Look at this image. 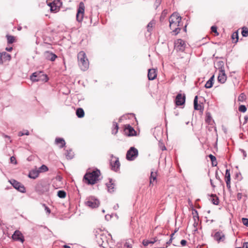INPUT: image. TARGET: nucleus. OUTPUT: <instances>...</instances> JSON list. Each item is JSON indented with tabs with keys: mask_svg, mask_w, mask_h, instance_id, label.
Listing matches in <instances>:
<instances>
[{
	"mask_svg": "<svg viewBox=\"0 0 248 248\" xmlns=\"http://www.w3.org/2000/svg\"><path fill=\"white\" fill-rule=\"evenodd\" d=\"M174 46L176 50L183 51L186 47V43L184 40L178 39L174 43Z\"/></svg>",
	"mask_w": 248,
	"mask_h": 248,
	"instance_id": "obj_9",
	"label": "nucleus"
},
{
	"mask_svg": "<svg viewBox=\"0 0 248 248\" xmlns=\"http://www.w3.org/2000/svg\"><path fill=\"white\" fill-rule=\"evenodd\" d=\"M174 233H173L171 234V237H170V240L168 242H167V244H170L171 243L172 240V237H173V235H174Z\"/></svg>",
	"mask_w": 248,
	"mask_h": 248,
	"instance_id": "obj_51",
	"label": "nucleus"
},
{
	"mask_svg": "<svg viewBox=\"0 0 248 248\" xmlns=\"http://www.w3.org/2000/svg\"><path fill=\"white\" fill-rule=\"evenodd\" d=\"M1 57L3 58L4 62L6 61H10L11 59L10 55L5 52L1 53Z\"/></svg>",
	"mask_w": 248,
	"mask_h": 248,
	"instance_id": "obj_27",
	"label": "nucleus"
},
{
	"mask_svg": "<svg viewBox=\"0 0 248 248\" xmlns=\"http://www.w3.org/2000/svg\"><path fill=\"white\" fill-rule=\"evenodd\" d=\"M245 99V95L244 93H241L238 98V100L240 102H243Z\"/></svg>",
	"mask_w": 248,
	"mask_h": 248,
	"instance_id": "obj_42",
	"label": "nucleus"
},
{
	"mask_svg": "<svg viewBox=\"0 0 248 248\" xmlns=\"http://www.w3.org/2000/svg\"><path fill=\"white\" fill-rule=\"evenodd\" d=\"M186 101L185 94L178 93L176 96L175 104L177 106H181L185 104Z\"/></svg>",
	"mask_w": 248,
	"mask_h": 248,
	"instance_id": "obj_10",
	"label": "nucleus"
},
{
	"mask_svg": "<svg viewBox=\"0 0 248 248\" xmlns=\"http://www.w3.org/2000/svg\"><path fill=\"white\" fill-rule=\"evenodd\" d=\"M44 57L46 60L52 62L54 61L57 58V56L55 54L48 51L45 52Z\"/></svg>",
	"mask_w": 248,
	"mask_h": 248,
	"instance_id": "obj_14",
	"label": "nucleus"
},
{
	"mask_svg": "<svg viewBox=\"0 0 248 248\" xmlns=\"http://www.w3.org/2000/svg\"><path fill=\"white\" fill-rule=\"evenodd\" d=\"M155 242H156V240L154 239V241H149L148 240H144L142 241V244L144 246H147L150 244H154Z\"/></svg>",
	"mask_w": 248,
	"mask_h": 248,
	"instance_id": "obj_39",
	"label": "nucleus"
},
{
	"mask_svg": "<svg viewBox=\"0 0 248 248\" xmlns=\"http://www.w3.org/2000/svg\"><path fill=\"white\" fill-rule=\"evenodd\" d=\"M210 200L215 205H217L219 203L218 198L213 195H211Z\"/></svg>",
	"mask_w": 248,
	"mask_h": 248,
	"instance_id": "obj_31",
	"label": "nucleus"
},
{
	"mask_svg": "<svg viewBox=\"0 0 248 248\" xmlns=\"http://www.w3.org/2000/svg\"><path fill=\"white\" fill-rule=\"evenodd\" d=\"M9 182L15 189L22 193L26 192L25 187L20 183L17 182L15 179H11Z\"/></svg>",
	"mask_w": 248,
	"mask_h": 248,
	"instance_id": "obj_7",
	"label": "nucleus"
},
{
	"mask_svg": "<svg viewBox=\"0 0 248 248\" xmlns=\"http://www.w3.org/2000/svg\"><path fill=\"white\" fill-rule=\"evenodd\" d=\"M12 49H13V48L12 47L6 48V50L8 51H12Z\"/></svg>",
	"mask_w": 248,
	"mask_h": 248,
	"instance_id": "obj_54",
	"label": "nucleus"
},
{
	"mask_svg": "<svg viewBox=\"0 0 248 248\" xmlns=\"http://www.w3.org/2000/svg\"><path fill=\"white\" fill-rule=\"evenodd\" d=\"M180 243H181V245H182V246H185V245H186V240H184V239L182 240L181 241Z\"/></svg>",
	"mask_w": 248,
	"mask_h": 248,
	"instance_id": "obj_50",
	"label": "nucleus"
},
{
	"mask_svg": "<svg viewBox=\"0 0 248 248\" xmlns=\"http://www.w3.org/2000/svg\"><path fill=\"white\" fill-rule=\"evenodd\" d=\"M113 126L114 127V128L112 130V134H116L118 132V130L119 129L118 124L116 122H113Z\"/></svg>",
	"mask_w": 248,
	"mask_h": 248,
	"instance_id": "obj_34",
	"label": "nucleus"
},
{
	"mask_svg": "<svg viewBox=\"0 0 248 248\" xmlns=\"http://www.w3.org/2000/svg\"><path fill=\"white\" fill-rule=\"evenodd\" d=\"M242 194L241 193H238L237 195V198L238 200H240L242 198Z\"/></svg>",
	"mask_w": 248,
	"mask_h": 248,
	"instance_id": "obj_49",
	"label": "nucleus"
},
{
	"mask_svg": "<svg viewBox=\"0 0 248 248\" xmlns=\"http://www.w3.org/2000/svg\"><path fill=\"white\" fill-rule=\"evenodd\" d=\"M214 79V76H213L206 82V83L205 85V87L207 89L211 88L213 86Z\"/></svg>",
	"mask_w": 248,
	"mask_h": 248,
	"instance_id": "obj_24",
	"label": "nucleus"
},
{
	"mask_svg": "<svg viewBox=\"0 0 248 248\" xmlns=\"http://www.w3.org/2000/svg\"><path fill=\"white\" fill-rule=\"evenodd\" d=\"M225 181L226 183V186L228 189H230L231 188V175L230 170H226L225 172Z\"/></svg>",
	"mask_w": 248,
	"mask_h": 248,
	"instance_id": "obj_17",
	"label": "nucleus"
},
{
	"mask_svg": "<svg viewBox=\"0 0 248 248\" xmlns=\"http://www.w3.org/2000/svg\"><path fill=\"white\" fill-rule=\"evenodd\" d=\"M209 157L210 158L211 161H212V165L213 166H216L217 165V161L216 157L213 155L210 154L209 155Z\"/></svg>",
	"mask_w": 248,
	"mask_h": 248,
	"instance_id": "obj_32",
	"label": "nucleus"
},
{
	"mask_svg": "<svg viewBox=\"0 0 248 248\" xmlns=\"http://www.w3.org/2000/svg\"><path fill=\"white\" fill-rule=\"evenodd\" d=\"M65 156L67 159H71L74 156V153L72 150H67L65 153Z\"/></svg>",
	"mask_w": 248,
	"mask_h": 248,
	"instance_id": "obj_33",
	"label": "nucleus"
},
{
	"mask_svg": "<svg viewBox=\"0 0 248 248\" xmlns=\"http://www.w3.org/2000/svg\"><path fill=\"white\" fill-rule=\"evenodd\" d=\"M13 239L19 241L23 243L24 241V237L22 234L19 231H16L12 236Z\"/></svg>",
	"mask_w": 248,
	"mask_h": 248,
	"instance_id": "obj_13",
	"label": "nucleus"
},
{
	"mask_svg": "<svg viewBox=\"0 0 248 248\" xmlns=\"http://www.w3.org/2000/svg\"><path fill=\"white\" fill-rule=\"evenodd\" d=\"M227 79V76L225 74V71L219 72L217 80L218 81L221 83H224L225 82Z\"/></svg>",
	"mask_w": 248,
	"mask_h": 248,
	"instance_id": "obj_15",
	"label": "nucleus"
},
{
	"mask_svg": "<svg viewBox=\"0 0 248 248\" xmlns=\"http://www.w3.org/2000/svg\"><path fill=\"white\" fill-rule=\"evenodd\" d=\"M119 207V205L118 204H117L116 205H115L113 207V208L115 209V210H116Z\"/></svg>",
	"mask_w": 248,
	"mask_h": 248,
	"instance_id": "obj_56",
	"label": "nucleus"
},
{
	"mask_svg": "<svg viewBox=\"0 0 248 248\" xmlns=\"http://www.w3.org/2000/svg\"><path fill=\"white\" fill-rule=\"evenodd\" d=\"M62 3L59 1H54L52 3H50L49 6L50 7V10L52 12H57L60 9Z\"/></svg>",
	"mask_w": 248,
	"mask_h": 248,
	"instance_id": "obj_11",
	"label": "nucleus"
},
{
	"mask_svg": "<svg viewBox=\"0 0 248 248\" xmlns=\"http://www.w3.org/2000/svg\"><path fill=\"white\" fill-rule=\"evenodd\" d=\"M125 130L128 131V132H129L128 135L129 136H134L136 132L135 130L133 129V128L130 125H128Z\"/></svg>",
	"mask_w": 248,
	"mask_h": 248,
	"instance_id": "obj_29",
	"label": "nucleus"
},
{
	"mask_svg": "<svg viewBox=\"0 0 248 248\" xmlns=\"http://www.w3.org/2000/svg\"><path fill=\"white\" fill-rule=\"evenodd\" d=\"M110 164L112 170L115 171L118 170L120 166L118 158L114 157V160L112 159L110 162Z\"/></svg>",
	"mask_w": 248,
	"mask_h": 248,
	"instance_id": "obj_12",
	"label": "nucleus"
},
{
	"mask_svg": "<svg viewBox=\"0 0 248 248\" xmlns=\"http://www.w3.org/2000/svg\"><path fill=\"white\" fill-rule=\"evenodd\" d=\"M43 185L42 183H38L35 187V190L40 193H42L44 192V190L42 189Z\"/></svg>",
	"mask_w": 248,
	"mask_h": 248,
	"instance_id": "obj_25",
	"label": "nucleus"
},
{
	"mask_svg": "<svg viewBox=\"0 0 248 248\" xmlns=\"http://www.w3.org/2000/svg\"><path fill=\"white\" fill-rule=\"evenodd\" d=\"M78 63L83 71L87 70L89 67V62L86 53L83 51H80L78 54Z\"/></svg>",
	"mask_w": 248,
	"mask_h": 248,
	"instance_id": "obj_3",
	"label": "nucleus"
},
{
	"mask_svg": "<svg viewBox=\"0 0 248 248\" xmlns=\"http://www.w3.org/2000/svg\"><path fill=\"white\" fill-rule=\"evenodd\" d=\"M102 212H103V213H104V212H105V210H102Z\"/></svg>",
	"mask_w": 248,
	"mask_h": 248,
	"instance_id": "obj_64",
	"label": "nucleus"
},
{
	"mask_svg": "<svg viewBox=\"0 0 248 248\" xmlns=\"http://www.w3.org/2000/svg\"><path fill=\"white\" fill-rule=\"evenodd\" d=\"M30 78L31 80L33 82L39 81H44L46 82L48 80L47 76L44 74L42 72H36L33 73L31 76Z\"/></svg>",
	"mask_w": 248,
	"mask_h": 248,
	"instance_id": "obj_4",
	"label": "nucleus"
},
{
	"mask_svg": "<svg viewBox=\"0 0 248 248\" xmlns=\"http://www.w3.org/2000/svg\"><path fill=\"white\" fill-rule=\"evenodd\" d=\"M242 35L244 37L248 36V28L245 27L242 28Z\"/></svg>",
	"mask_w": 248,
	"mask_h": 248,
	"instance_id": "obj_38",
	"label": "nucleus"
},
{
	"mask_svg": "<svg viewBox=\"0 0 248 248\" xmlns=\"http://www.w3.org/2000/svg\"><path fill=\"white\" fill-rule=\"evenodd\" d=\"M76 114L78 118H82L84 116V111L81 108H78L77 109Z\"/></svg>",
	"mask_w": 248,
	"mask_h": 248,
	"instance_id": "obj_26",
	"label": "nucleus"
},
{
	"mask_svg": "<svg viewBox=\"0 0 248 248\" xmlns=\"http://www.w3.org/2000/svg\"><path fill=\"white\" fill-rule=\"evenodd\" d=\"M181 21V17L177 13H173L170 17V27L175 35L180 32L181 28L179 26H180Z\"/></svg>",
	"mask_w": 248,
	"mask_h": 248,
	"instance_id": "obj_1",
	"label": "nucleus"
},
{
	"mask_svg": "<svg viewBox=\"0 0 248 248\" xmlns=\"http://www.w3.org/2000/svg\"><path fill=\"white\" fill-rule=\"evenodd\" d=\"M157 76L156 71L155 69H149L148 70V78L149 80L155 79Z\"/></svg>",
	"mask_w": 248,
	"mask_h": 248,
	"instance_id": "obj_16",
	"label": "nucleus"
},
{
	"mask_svg": "<svg viewBox=\"0 0 248 248\" xmlns=\"http://www.w3.org/2000/svg\"><path fill=\"white\" fill-rule=\"evenodd\" d=\"M39 171V172H45L48 170V168L45 165H42L39 169H38Z\"/></svg>",
	"mask_w": 248,
	"mask_h": 248,
	"instance_id": "obj_40",
	"label": "nucleus"
},
{
	"mask_svg": "<svg viewBox=\"0 0 248 248\" xmlns=\"http://www.w3.org/2000/svg\"><path fill=\"white\" fill-rule=\"evenodd\" d=\"M43 205H44V207H45V210H46V213H47V214H49L50 213V209H49L48 207H47L46 206V205H45V204H43Z\"/></svg>",
	"mask_w": 248,
	"mask_h": 248,
	"instance_id": "obj_47",
	"label": "nucleus"
},
{
	"mask_svg": "<svg viewBox=\"0 0 248 248\" xmlns=\"http://www.w3.org/2000/svg\"><path fill=\"white\" fill-rule=\"evenodd\" d=\"M248 118L247 117H245V122H246V123L247 122V120H248Z\"/></svg>",
	"mask_w": 248,
	"mask_h": 248,
	"instance_id": "obj_62",
	"label": "nucleus"
},
{
	"mask_svg": "<svg viewBox=\"0 0 248 248\" xmlns=\"http://www.w3.org/2000/svg\"><path fill=\"white\" fill-rule=\"evenodd\" d=\"M155 22L154 20H152L148 23V24L147 25V31L149 32H150L152 31L153 27L155 25Z\"/></svg>",
	"mask_w": 248,
	"mask_h": 248,
	"instance_id": "obj_30",
	"label": "nucleus"
},
{
	"mask_svg": "<svg viewBox=\"0 0 248 248\" xmlns=\"http://www.w3.org/2000/svg\"><path fill=\"white\" fill-rule=\"evenodd\" d=\"M214 238L216 240L219 242L220 241H223L225 238V236L222 232H217L215 233L214 235Z\"/></svg>",
	"mask_w": 248,
	"mask_h": 248,
	"instance_id": "obj_18",
	"label": "nucleus"
},
{
	"mask_svg": "<svg viewBox=\"0 0 248 248\" xmlns=\"http://www.w3.org/2000/svg\"><path fill=\"white\" fill-rule=\"evenodd\" d=\"M238 110L242 112H245L247 111V108L245 105H241L239 107Z\"/></svg>",
	"mask_w": 248,
	"mask_h": 248,
	"instance_id": "obj_41",
	"label": "nucleus"
},
{
	"mask_svg": "<svg viewBox=\"0 0 248 248\" xmlns=\"http://www.w3.org/2000/svg\"><path fill=\"white\" fill-rule=\"evenodd\" d=\"M210 183H211V185H212V186L213 187H215V186L214 185L213 183V181H212V179H210Z\"/></svg>",
	"mask_w": 248,
	"mask_h": 248,
	"instance_id": "obj_59",
	"label": "nucleus"
},
{
	"mask_svg": "<svg viewBox=\"0 0 248 248\" xmlns=\"http://www.w3.org/2000/svg\"><path fill=\"white\" fill-rule=\"evenodd\" d=\"M243 247L244 248H248V242L244 243Z\"/></svg>",
	"mask_w": 248,
	"mask_h": 248,
	"instance_id": "obj_53",
	"label": "nucleus"
},
{
	"mask_svg": "<svg viewBox=\"0 0 248 248\" xmlns=\"http://www.w3.org/2000/svg\"><path fill=\"white\" fill-rule=\"evenodd\" d=\"M86 206L92 208H96L100 204L99 200L93 196H90L86 199L85 202Z\"/></svg>",
	"mask_w": 248,
	"mask_h": 248,
	"instance_id": "obj_5",
	"label": "nucleus"
},
{
	"mask_svg": "<svg viewBox=\"0 0 248 248\" xmlns=\"http://www.w3.org/2000/svg\"><path fill=\"white\" fill-rule=\"evenodd\" d=\"M242 220L243 224L247 227H248V219L246 218H243Z\"/></svg>",
	"mask_w": 248,
	"mask_h": 248,
	"instance_id": "obj_43",
	"label": "nucleus"
},
{
	"mask_svg": "<svg viewBox=\"0 0 248 248\" xmlns=\"http://www.w3.org/2000/svg\"><path fill=\"white\" fill-rule=\"evenodd\" d=\"M39 173L40 172L38 170H32L31 171H30L29 174V177L31 178L34 179L38 177Z\"/></svg>",
	"mask_w": 248,
	"mask_h": 248,
	"instance_id": "obj_19",
	"label": "nucleus"
},
{
	"mask_svg": "<svg viewBox=\"0 0 248 248\" xmlns=\"http://www.w3.org/2000/svg\"><path fill=\"white\" fill-rule=\"evenodd\" d=\"M156 3L158 5L160 4V0H157L156 1Z\"/></svg>",
	"mask_w": 248,
	"mask_h": 248,
	"instance_id": "obj_61",
	"label": "nucleus"
},
{
	"mask_svg": "<svg viewBox=\"0 0 248 248\" xmlns=\"http://www.w3.org/2000/svg\"><path fill=\"white\" fill-rule=\"evenodd\" d=\"M138 155V151L134 147H131L126 153V159L128 160H134Z\"/></svg>",
	"mask_w": 248,
	"mask_h": 248,
	"instance_id": "obj_6",
	"label": "nucleus"
},
{
	"mask_svg": "<svg viewBox=\"0 0 248 248\" xmlns=\"http://www.w3.org/2000/svg\"><path fill=\"white\" fill-rule=\"evenodd\" d=\"M239 151L243 154V158L245 159L247 157V153H246V151L242 149H240Z\"/></svg>",
	"mask_w": 248,
	"mask_h": 248,
	"instance_id": "obj_45",
	"label": "nucleus"
},
{
	"mask_svg": "<svg viewBox=\"0 0 248 248\" xmlns=\"http://www.w3.org/2000/svg\"><path fill=\"white\" fill-rule=\"evenodd\" d=\"M211 117L210 116V115H207V117H206V121L208 123H210V122L211 121Z\"/></svg>",
	"mask_w": 248,
	"mask_h": 248,
	"instance_id": "obj_48",
	"label": "nucleus"
},
{
	"mask_svg": "<svg viewBox=\"0 0 248 248\" xmlns=\"http://www.w3.org/2000/svg\"><path fill=\"white\" fill-rule=\"evenodd\" d=\"M55 144L59 145L60 148H63L65 145V142L63 139L61 138H57L55 141Z\"/></svg>",
	"mask_w": 248,
	"mask_h": 248,
	"instance_id": "obj_20",
	"label": "nucleus"
},
{
	"mask_svg": "<svg viewBox=\"0 0 248 248\" xmlns=\"http://www.w3.org/2000/svg\"><path fill=\"white\" fill-rule=\"evenodd\" d=\"M216 67L218 69L219 72L224 71V63L223 61H218L216 63Z\"/></svg>",
	"mask_w": 248,
	"mask_h": 248,
	"instance_id": "obj_21",
	"label": "nucleus"
},
{
	"mask_svg": "<svg viewBox=\"0 0 248 248\" xmlns=\"http://www.w3.org/2000/svg\"><path fill=\"white\" fill-rule=\"evenodd\" d=\"M194 108L195 110H201L202 109V106L198 103V96H196L194 100Z\"/></svg>",
	"mask_w": 248,
	"mask_h": 248,
	"instance_id": "obj_22",
	"label": "nucleus"
},
{
	"mask_svg": "<svg viewBox=\"0 0 248 248\" xmlns=\"http://www.w3.org/2000/svg\"><path fill=\"white\" fill-rule=\"evenodd\" d=\"M127 248H132V247L130 245H127Z\"/></svg>",
	"mask_w": 248,
	"mask_h": 248,
	"instance_id": "obj_63",
	"label": "nucleus"
},
{
	"mask_svg": "<svg viewBox=\"0 0 248 248\" xmlns=\"http://www.w3.org/2000/svg\"><path fill=\"white\" fill-rule=\"evenodd\" d=\"M4 62L3 58L1 57V53L0 54V63L2 64Z\"/></svg>",
	"mask_w": 248,
	"mask_h": 248,
	"instance_id": "obj_52",
	"label": "nucleus"
},
{
	"mask_svg": "<svg viewBox=\"0 0 248 248\" xmlns=\"http://www.w3.org/2000/svg\"><path fill=\"white\" fill-rule=\"evenodd\" d=\"M24 135H29V132L28 130H26V132L25 133H24Z\"/></svg>",
	"mask_w": 248,
	"mask_h": 248,
	"instance_id": "obj_57",
	"label": "nucleus"
},
{
	"mask_svg": "<svg viewBox=\"0 0 248 248\" xmlns=\"http://www.w3.org/2000/svg\"><path fill=\"white\" fill-rule=\"evenodd\" d=\"M100 174V172L98 170L92 171L89 170L84 175V178L88 184L93 185L98 181Z\"/></svg>",
	"mask_w": 248,
	"mask_h": 248,
	"instance_id": "obj_2",
	"label": "nucleus"
},
{
	"mask_svg": "<svg viewBox=\"0 0 248 248\" xmlns=\"http://www.w3.org/2000/svg\"><path fill=\"white\" fill-rule=\"evenodd\" d=\"M211 31H212V32H214L215 33H217V35L218 34V32L217 31V27L213 26H212L211 27Z\"/></svg>",
	"mask_w": 248,
	"mask_h": 248,
	"instance_id": "obj_44",
	"label": "nucleus"
},
{
	"mask_svg": "<svg viewBox=\"0 0 248 248\" xmlns=\"http://www.w3.org/2000/svg\"><path fill=\"white\" fill-rule=\"evenodd\" d=\"M156 172L151 171V177H150V184L153 185V182L156 180Z\"/></svg>",
	"mask_w": 248,
	"mask_h": 248,
	"instance_id": "obj_28",
	"label": "nucleus"
},
{
	"mask_svg": "<svg viewBox=\"0 0 248 248\" xmlns=\"http://www.w3.org/2000/svg\"><path fill=\"white\" fill-rule=\"evenodd\" d=\"M232 38L234 43H236L238 40V33L237 31L233 32L232 35Z\"/></svg>",
	"mask_w": 248,
	"mask_h": 248,
	"instance_id": "obj_35",
	"label": "nucleus"
},
{
	"mask_svg": "<svg viewBox=\"0 0 248 248\" xmlns=\"http://www.w3.org/2000/svg\"><path fill=\"white\" fill-rule=\"evenodd\" d=\"M63 248H71L70 246L66 245H64Z\"/></svg>",
	"mask_w": 248,
	"mask_h": 248,
	"instance_id": "obj_58",
	"label": "nucleus"
},
{
	"mask_svg": "<svg viewBox=\"0 0 248 248\" xmlns=\"http://www.w3.org/2000/svg\"><path fill=\"white\" fill-rule=\"evenodd\" d=\"M66 195V192L63 190H59L58 191L57 196L60 198H64Z\"/></svg>",
	"mask_w": 248,
	"mask_h": 248,
	"instance_id": "obj_36",
	"label": "nucleus"
},
{
	"mask_svg": "<svg viewBox=\"0 0 248 248\" xmlns=\"http://www.w3.org/2000/svg\"><path fill=\"white\" fill-rule=\"evenodd\" d=\"M107 186L109 192H113L114 191V184L112 183V179H110L109 183L107 184Z\"/></svg>",
	"mask_w": 248,
	"mask_h": 248,
	"instance_id": "obj_23",
	"label": "nucleus"
},
{
	"mask_svg": "<svg viewBox=\"0 0 248 248\" xmlns=\"http://www.w3.org/2000/svg\"><path fill=\"white\" fill-rule=\"evenodd\" d=\"M84 5L83 2H80L76 15L77 20L80 22L82 21L84 13Z\"/></svg>",
	"mask_w": 248,
	"mask_h": 248,
	"instance_id": "obj_8",
	"label": "nucleus"
},
{
	"mask_svg": "<svg viewBox=\"0 0 248 248\" xmlns=\"http://www.w3.org/2000/svg\"><path fill=\"white\" fill-rule=\"evenodd\" d=\"M6 38L7 39L8 43H9V44H12L14 42L15 40V37L13 36H12V35H7Z\"/></svg>",
	"mask_w": 248,
	"mask_h": 248,
	"instance_id": "obj_37",
	"label": "nucleus"
},
{
	"mask_svg": "<svg viewBox=\"0 0 248 248\" xmlns=\"http://www.w3.org/2000/svg\"><path fill=\"white\" fill-rule=\"evenodd\" d=\"M166 150V148L165 146H163V147H162V150L163 151V150Z\"/></svg>",
	"mask_w": 248,
	"mask_h": 248,
	"instance_id": "obj_60",
	"label": "nucleus"
},
{
	"mask_svg": "<svg viewBox=\"0 0 248 248\" xmlns=\"http://www.w3.org/2000/svg\"><path fill=\"white\" fill-rule=\"evenodd\" d=\"M10 161H11V162L13 164H16V159L14 156H12L10 158Z\"/></svg>",
	"mask_w": 248,
	"mask_h": 248,
	"instance_id": "obj_46",
	"label": "nucleus"
},
{
	"mask_svg": "<svg viewBox=\"0 0 248 248\" xmlns=\"http://www.w3.org/2000/svg\"><path fill=\"white\" fill-rule=\"evenodd\" d=\"M18 135L19 136H22L24 135V133H23V132H19L18 133Z\"/></svg>",
	"mask_w": 248,
	"mask_h": 248,
	"instance_id": "obj_55",
	"label": "nucleus"
}]
</instances>
